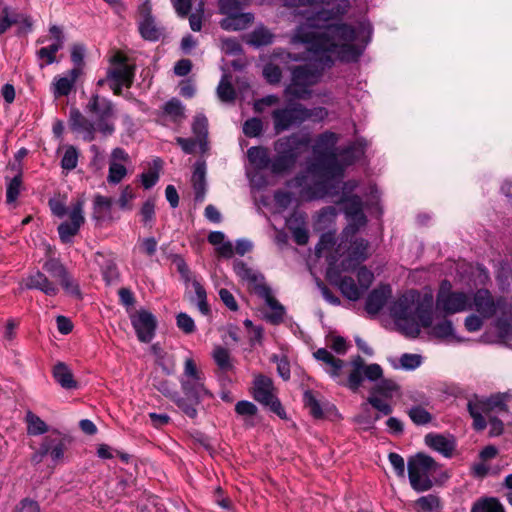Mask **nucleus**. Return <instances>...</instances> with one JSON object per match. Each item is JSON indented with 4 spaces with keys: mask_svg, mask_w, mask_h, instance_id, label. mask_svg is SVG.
Here are the masks:
<instances>
[{
    "mask_svg": "<svg viewBox=\"0 0 512 512\" xmlns=\"http://www.w3.org/2000/svg\"><path fill=\"white\" fill-rule=\"evenodd\" d=\"M371 25L359 22L357 26L337 25L312 33L307 26H298L291 36L292 44H303L307 55L289 53L293 61L310 60L291 70V82L285 88L286 96L306 100L312 95L311 86L317 84L325 69L332 67L336 60L356 61L362 54L371 36Z\"/></svg>",
    "mask_w": 512,
    "mask_h": 512,
    "instance_id": "1",
    "label": "nucleus"
},
{
    "mask_svg": "<svg viewBox=\"0 0 512 512\" xmlns=\"http://www.w3.org/2000/svg\"><path fill=\"white\" fill-rule=\"evenodd\" d=\"M358 186L354 180L343 184V193L340 203L344 205V213L348 225L343 230L339 242L335 243L332 233L321 236L316 245L318 257H326L328 260L327 279L339 288L341 293L351 301H357L363 295L361 288L351 277L342 276V272L354 270L368 257L369 243L363 238L356 237V233L367 223L363 212V202L357 195H347Z\"/></svg>",
    "mask_w": 512,
    "mask_h": 512,
    "instance_id": "2",
    "label": "nucleus"
},
{
    "mask_svg": "<svg viewBox=\"0 0 512 512\" xmlns=\"http://www.w3.org/2000/svg\"><path fill=\"white\" fill-rule=\"evenodd\" d=\"M338 135L326 131L320 134L313 146L314 161L308 168V174L318 181L313 187L301 192L307 199L323 198L339 193L340 182L343 177V165L339 164L336 144Z\"/></svg>",
    "mask_w": 512,
    "mask_h": 512,
    "instance_id": "3",
    "label": "nucleus"
},
{
    "mask_svg": "<svg viewBox=\"0 0 512 512\" xmlns=\"http://www.w3.org/2000/svg\"><path fill=\"white\" fill-rule=\"evenodd\" d=\"M84 111L92 119H88L77 108H71L69 112L70 129L79 134L84 141H93L96 132H100L104 136L113 134L115 109L109 99L99 94H93L85 105Z\"/></svg>",
    "mask_w": 512,
    "mask_h": 512,
    "instance_id": "4",
    "label": "nucleus"
},
{
    "mask_svg": "<svg viewBox=\"0 0 512 512\" xmlns=\"http://www.w3.org/2000/svg\"><path fill=\"white\" fill-rule=\"evenodd\" d=\"M309 145V138L292 134L278 139L274 144L276 156L271 160L268 150L264 147H251L247 151L249 162L257 170L270 166L274 174H282L290 170L300 157L303 149Z\"/></svg>",
    "mask_w": 512,
    "mask_h": 512,
    "instance_id": "5",
    "label": "nucleus"
},
{
    "mask_svg": "<svg viewBox=\"0 0 512 512\" xmlns=\"http://www.w3.org/2000/svg\"><path fill=\"white\" fill-rule=\"evenodd\" d=\"M390 315L399 329L409 337H417L420 327L430 328L433 321L431 301L420 299L416 291L399 297L390 307Z\"/></svg>",
    "mask_w": 512,
    "mask_h": 512,
    "instance_id": "6",
    "label": "nucleus"
},
{
    "mask_svg": "<svg viewBox=\"0 0 512 512\" xmlns=\"http://www.w3.org/2000/svg\"><path fill=\"white\" fill-rule=\"evenodd\" d=\"M313 355L316 360L325 365L324 370L334 381L340 385L349 387V389L354 392L359 389L364 378L371 382H376V380L383 375V370L379 364L373 363L366 365L363 358L357 356L351 361L353 370L350 372L348 378L345 379L343 376L345 362L343 360L336 358L325 348L318 349Z\"/></svg>",
    "mask_w": 512,
    "mask_h": 512,
    "instance_id": "7",
    "label": "nucleus"
},
{
    "mask_svg": "<svg viewBox=\"0 0 512 512\" xmlns=\"http://www.w3.org/2000/svg\"><path fill=\"white\" fill-rule=\"evenodd\" d=\"M471 303L472 309L485 319H490L497 312H501L503 317L496 321L500 335L505 337L512 333V310L504 297L495 298L489 290L481 288L471 295Z\"/></svg>",
    "mask_w": 512,
    "mask_h": 512,
    "instance_id": "8",
    "label": "nucleus"
},
{
    "mask_svg": "<svg viewBox=\"0 0 512 512\" xmlns=\"http://www.w3.org/2000/svg\"><path fill=\"white\" fill-rule=\"evenodd\" d=\"M507 393H498L488 398H479L477 396L470 399L467 403V409L473 419V427L477 431H482L487 426L484 415H491L492 412H507Z\"/></svg>",
    "mask_w": 512,
    "mask_h": 512,
    "instance_id": "9",
    "label": "nucleus"
},
{
    "mask_svg": "<svg viewBox=\"0 0 512 512\" xmlns=\"http://www.w3.org/2000/svg\"><path fill=\"white\" fill-rule=\"evenodd\" d=\"M439 466L435 460L425 454H417L408 461V476L411 487L417 492L428 491Z\"/></svg>",
    "mask_w": 512,
    "mask_h": 512,
    "instance_id": "10",
    "label": "nucleus"
},
{
    "mask_svg": "<svg viewBox=\"0 0 512 512\" xmlns=\"http://www.w3.org/2000/svg\"><path fill=\"white\" fill-rule=\"evenodd\" d=\"M110 68L103 79L97 81L98 86L109 84L115 95H120L122 88H130L134 79V66L127 63V58L121 52H116L110 58Z\"/></svg>",
    "mask_w": 512,
    "mask_h": 512,
    "instance_id": "11",
    "label": "nucleus"
},
{
    "mask_svg": "<svg viewBox=\"0 0 512 512\" xmlns=\"http://www.w3.org/2000/svg\"><path fill=\"white\" fill-rule=\"evenodd\" d=\"M180 384L185 396L195 399V402H200L205 397L212 396L205 386V376L203 372L197 368L192 358L185 360Z\"/></svg>",
    "mask_w": 512,
    "mask_h": 512,
    "instance_id": "12",
    "label": "nucleus"
},
{
    "mask_svg": "<svg viewBox=\"0 0 512 512\" xmlns=\"http://www.w3.org/2000/svg\"><path fill=\"white\" fill-rule=\"evenodd\" d=\"M350 6L351 5L349 0H334L333 7L330 10L322 9L312 13L311 15L307 16L305 22L301 23L299 26H307L309 27V31H311L313 34H316L319 31H323L327 27L343 24L349 25L348 23L344 22H329L345 15L350 9Z\"/></svg>",
    "mask_w": 512,
    "mask_h": 512,
    "instance_id": "13",
    "label": "nucleus"
},
{
    "mask_svg": "<svg viewBox=\"0 0 512 512\" xmlns=\"http://www.w3.org/2000/svg\"><path fill=\"white\" fill-rule=\"evenodd\" d=\"M436 306L446 314H456L472 309L471 295L453 291L448 281H443L436 298Z\"/></svg>",
    "mask_w": 512,
    "mask_h": 512,
    "instance_id": "14",
    "label": "nucleus"
},
{
    "mask_svg": "<svg viewBox=\"0 0 512 512\" xmlns=\"http://www.w3.org/2000/svg\"><path fill=\"white\" fill-rule=\"evenodd\" d=\"M243 3L239 0H220L219 11L226 15V18L220 21L222 29L227 31H238L245 29L252 21L251 13H242Z\"/></svg>",
    "mask_w": 512,
    "mask_h": 512,
    "instance_id": "15",
    "label": "nucleus"
},
{
    "mask_svg": "<svg viewBox=\"0 0 512 512\" xmlns=\"http://www.w3.org/2000/svg\"><path fill=\"white\" fill-rule=\"evenodd\" d=\"M252 395L260 404L269 409L280 418H285L286 413L280 401L275 395V388L271 378L265 375H257L253 381Z\"/></svg>",
    "mask_w": 512,
    "mask_h": 512,
    "instance_id": "16",
    "label": "nucleus"
},
{
    "mask_svg": "<svg viewBox=\"0 0 512 512\" xmlns=\"http://www.w3.org/2000/svg\"><path fill=\"white\" fill-rule=\"evenodd\" d=\"M303 113L304 105L300 103L275 109L271 114L275 133L280 134L304 123Z\"/></svg>",
    "mask_w": 512,
    "mask_h": 512,
    "instance_id": "17",
    "label": "nucleus"
},
{
    "mask_svg": "<svg viewBox=\"0 0 512 512\" xmlns=\"http://www.w3.org/2000/svg\"><path fill=\"white\" fill-rule=\"evenodd\" d=\"M83 209L84 200L82 198L77 199L69 206V221H65L58 226V234L62 242L69 243L78 234L85 222Z\"/></svg>",
    "mask_w": 512,
    "mask_h": 512,
    "instance_id": "18",
    "label": "nucleus"
},
{
    "mask_svg": "<svg viewBox=\"0 0 512 512\" xmlns=\"http://www.w3.org/2000/svg\"><path fill=\"white\" fill-rule=\"evenodd\" d=\"M43 270L55 281H58L66 293L76 297L80 296V289L77 282L70 276L59 260L54 258L48 259L43 264Z\"/></svg>",
    "mask_w": 512,
    "mask_h": 512,
    "instance_id": "19",
    "label": "nucleus"
},
{
    "mask_svg": "<svg viewBox=\"0 0 512 512\" xmlns=\"http://www.w3.org/2000/svg\"><path fill=\"white\" fill-rule=\"evenodd\" d=\"M130 319L138 340L149 343L155 335L157 326L155 316L151 312L141 309L131 314Z\"/></svg>",
    "mask_w": 512,
    "mask_h": 512,
    "instance_id": "20",
    "label": "nucleus"
},
{
    "mask_svg": "<svg viewBox=\"0 0 512 512\" xmlns=\"http://www.w3.org/2000/svg\"><path fill=\"white\" fill-rule=\"evenodd\" d=\"M138 28L145 40L157 41L162 36V29L156 24L151 15V5L148 1L139 6Z\"/></svg>",
    "mask_w": 512,
    "mask_h": 512,
    "instance_id": "21",
    "label": "nucleus"
},
{
    "mask_svg": "<svg viewBox=\"0 0 512 512\" xmlns=\"http://www.w3.org/2000/svg\"><path fill=\"white\" fill-rule=\"evenodd\" d=\"M234 271L241 280L247 282L249 288L258 296L261 294L262 288H269L264 281V276L241 260L234 262Z\"/></svg>",
    "mask_w": 512,
    "mask_h": 512,
    "instance_id": "22",
    "label": "nucleus"
},
{
    "mask_svg": "<svg viewBox=\"0 0 512 512\" xmlns=\"http://www.w3.org/2000/svg\"><path fill=\"white\" fill-rule=\"evenodd\" d=\"M82 74L79 68H72L63 76L54 77L51 83V92L55 98L68 96L74 89L75 84Z\"/></svg>",
    "mask_w": 512,
    "mask_h": 512,
    "instance_id": "23",
    "label": "nucleus"
},
{
    "mask_svg": "<svg viewBox=\"0 0 512 512\" xmlns=\"http://www.w3.org/2000/svg\"><path fill=\"white\" fill-rule=\"evenodd\" d=\"M265 301V304L270 309V312L265 314V319L273 325H278L284 320L285 308L284 306L273 296L272 291L269 288H262L261 294L259 295Z\"/></svg>",
    "mask_w": 512,
    "mask_h": 512,
    "instance_id": "24",
    "label": "nucleus"
},
{
    "mask_svg": "<svg viewBox=\"0 0 512 512\" xmlns=\"http://www.w3.org/2000/svg\"><path fill=\"white\" fill-rule=\"evenodd\" d=\"M25 287L27 289L39 290L47 296H56L59 292L58 285L54 281L49 280V278L40 271L30 274L26 278Z\"/></svg>",
    "mask_w": 512,
    "mask_h": 512,
    "instance_id": "25",
    "label": "nucleus"
},
{
    "mask_svg": "<svg viewBox=\"0 0 512 512\" xmlns=\"http://www.w3.org/2000/svg\"><path fill=\"white\" fill-rule=\"evenodd\" d=\"M391 294L392 290L389 285H382L372 290L366 299L365 309L367 313L370 315L378 314Z\"/></svg>",
    "mask_w": 512,
    "mask_h": 512,
    "instance_id": "26",
    "label": "nucleus"
},
{
    "mask_svg": "<svg viewBox=\"0 0 512 512\" xmlns=\"http://www.w3.org/2000/svg\"><path fill=\"white\" fill-rule=\"evenodd\" d=\"M191 182L195 193V201L203 202L206 194V163L204 161L199 160L194 164Z\"/></svg>",
    "mask_w": 512,
    "mask_h": 512,
    "instance_id": "27",
    "label": "nucleus"
},
{
    "mask_svg": "<svg viewBox=\"0 0 512 512\" xmlns=\"http://www.w3.org/2000/svg\"><path fill=\"white\" fill-rule=\"evenodd\" d=\"M44 448L47 449V455L50 456L54 463L63 460L66 449V440L64 437L47 436L42 441Z\"/></svg>",
    "mask_w": 512,
    "mask_h": 512,
    "instance_id": "28",
    "label": "nucleus"
},
{
    "mask_svg": "<svg viewBox=\"0 0 512 512\" xmlns=\"http://www.w3.org/2000/svg\"><path fill=\"white\" fill-rule=\"evenodd\" d=\"M425 443L445 457H450L455 448L453 440L438 434L426 435Z\"/></svg>",
    "mask_w": 512,
    "mask_h": 512,
    "instance_id": "29",
    "label": "nucleus"
},
{
    "mask_svg": "<svg viewBox=\"0 0 512 512\" xmlns=\"http://www.w3.org/2000/svg\"><path fill=\"white\" fill-rule=\"evenodd\" d=\"M288 227L292 232L294 241L298 245H305L309 240V233L305 226V219L302 215H295L288 221Z\"/></svg>",
    "mask_w": 512,
    "mask_h": 512,
    "instance_id": "30",
    "label": "nucleus"
},
{
    "mask_svg": "<svg viewBox=\"0 0 512 512\" xmlns=\"http://www.w3.org/2000/svg\"><path fill=\"white\" fill-rule=\"evenodd\" d=\"M364 154V146L360 142L349 145L346 149L338 152L339 164L345 168L360 159Z\"/></svg>",
    "mask_w": 512,
    "mask_h": 512,
    "instance_id": "31",
    "label": "nucleus"
},
{
    "mask_svg": "<svg viewBox=\"0 0 512 512\" xmlns=\"http://www.w3.org/2000/svg\"><path fill=\"white\" fill-rule=\"evenodd\" d=\"M53 376L56 382L65 389H74L77 387V382L74 380L71 370L63 362H59L54 366Z\"/></svg>",
    "mask_w": 512,
    "mask_h": 512,
    "instance_id": "32",
    "label": "nucleus"
},
{
    "mask_svg": "<svg viewBox=\"0 0 512 512\" xmlns=\"http://www.w3.org/2000/svg\"><path fill=\"white\" fill-rule=\"evenodd\" d=\"M192 131L198 140L202 153L207 150L208 120L204 115H197L192 124Z\"/></svg>",
    "mask_w": 512,
    "mask_h": 512,
    "instance_id": "33",
    "label": "nucleus"
},
{
    "mask_svg": "<svg viewBox=\"0 0 512 512\" xmlns=\"http://www.w3.org/2000/svg\"><path fill=\"white\" fill-rule=\"evenodd\" d=\"M63 46V41H58V43L53 42L48 46L40 48L36 53L40 61L39 66L43 68L46 65L55 63L57 61L56 53L61 50Z\"/></svg>",
    "mask_w": 512,
    "mask_h": 512,
    "instance_id": "34",
    "label": "nucleus"
},
{
    "mask_svg": "<svg viewBox=\"0 0 512 512\" xmlns=\"http://www.w3.org/2000/svg\"><path fill=\"white\" fill-rule=\"evenodd\" d=\"M471 512H505L503 505L497 498L488 497L476 501Z\"/></svg>",
    "mask_w": 512,
    "mask_h": 512,
    "instance_id": "35",
    "label": "nucleus"
},
{
    "mask_svg": "<svg viewBox=\"0 0 512 512\" xmlns=\"http://www.w3.org/2000/svg\"><path fill=\"white\" fill-rule=\"evenodd\" d=\"M212 357L222 372H228L233 369L234 366L228 349L216 346L213 349Z\"/></svg>",
    "mask_w": 512,
    "mask_h": 512,
    "instance_id": "36",
    "label": "nucleus"
},
{
    "mask_svg": "<svg viewBox=\"0 0 512 512\" xmlns=\"http://www.w3.org/2000/svg\"><path fill=\"white\" fill-rule=\"evenodd\" d=\"M230 78V75L224 74L217 87V95L225 103H232L236 97Z\"/></svg>",
    "mask_w": 512,
    "mask_h": 512,
    "instance_id": "37",
    "label": "nucleus"
},
{
    "mask_svg": "<svg viewBox=\"0 0 512 512\" xmlns=\"http://www.w3.org/2000/svg\"><path fill=\"white\" fill-rule=\"evenodd\" d=\"M27 433L29 435H42L48 431L47 424L31 411L26 413Z\"/></svg>",
    "mask_w": 512,
    "mask_h": 512,
    "instance_id": "38",
    "label": "nucleus"
},
{
    "mask_svg": "<svg viewBox=\"0 0 512 512\" xmlns=\"http://www.w3.org/2000/svg\"><path fill=\"white\" fill-rule=\"evenodd\" d=\"M377 381L378 382L371 390V394L391 398L399 388L397 383L392 379H383L381 377Z\"/></svg>",
    "mask_w": 512,
    "mask_h": 512,
    "instance_id": "39",
    "label": "nucleus"
},
{
    "mask_svg": "<svg viewBox=\"0 0 512 512\" xmlns=\"http://www.w3.org/2000/svg\"><path fill=\"white\" fill-rule=\"evenodd\" d=\"M416 506L423 512H440L442 504L440 498L435 494H428L416 501Z\"/></svg>",
    "mask_w": 512,
    "mask_h": 512,
    "instance_id": "40",
    "label": "nucleus"
},
{
    "mask_svg": "<svg viewBox=\"0 0 512 512\" xmlns=\"http://www.w3.org/2000/svg\"><path fill=\"white\" fill-rule=\"evenodd\" d=\"M379 419L378 415L373 416L368 404L362 405V412L355 417V422L364 430L374 427L375 422Z\"/></svg>",
    "mask_w": 512,
    "mask_h": 512,
    "instance_id": "41",
    "label": "nucleus"
},
{
    "mask_svg": "<svg viewBox=\"0 0 512 512\" xmlns=\"http://www.w3.org/2000/svg\"><path fill=\"white\" fill-rule=\"evenodd\" d=\"M273 41V34L266 28L261 27L254 30L250 35L249 42L255 46H263L271 44Z\"/></svg>",
    "mask_w": 512,
    "mask_h": 512,
    "instance_id": "42",
    "label": "nucleus"
},
{
    "mask_svg": "<svg viewBox=\"0 0 512 512\" xmlns=\"http://www.w3.org/2000/svg\"><path fill=\"white\" fill-rule=\"evenodd\" d=\"M127 175V169L124 164L109 162V171L107 181L110 184L120 183Z\"/></svg>",
    "mask_w": 512,
    "mask_h": 512,
    "instance_id": "43",
    "label": "nucleus"
},
{
    "mask_svg": "<svg viewBox=\"0 0 512 512\" xmlns=\"http://www.w3.org/2000/svg\"><path fill=\"white\" fill-rule=\"evenodd\" d=\"M112 200L111 198L96 195L94 198V217L96 219L102 218L106 213L111 210Z\"/></svg>",
    "mask_w": 512,
    "mask_h": 512,
    "instance_id": "44",
    "label": "nucleus"
},
{
    "mask_svg": "<svg viewBox=\"0 0 512 512\" xmlns=\"http://www.w3.org/2000/svg\"><path fill=\"white\" fill-rule=\"evenodd\" d=\"M431 327V333L437 338L446 339L448 337L453 336L454 328L453 324L450 320L444 319Z\"/></svg>",
    "mask_w": 512,
    "mask_h": 512,
    "instance_id": "45",
    "label": "nucleus"
},
{
    "mask_svg": "<svg viewBox=\"0 0 512 512\" xmlns=\"http://www.w3.org/2000/svg\"><path fill=\"white\" fill-rule=\"evenodd\" d=\"M303 401L305 406L309 409L311 415L314 418L323 417V410L321 408V405L312 391H305Z\"/></svg>",
    "mask_w": 512,
    "mask_h": 512,
    "instance_id": "46",
    "label": "nucleus"
},
{
    "mask_svg": "<svg viewBox=\"0 0 512 512\" xmlns=\"http://www.w3.org/2000/svg\"><path fill=\"white\" fill-rule=\"evenodd\" d=\"M21 175L18 174L14 176L12 179H10L7 183V191H6V201L7 203L11 204L14 203L19 194L21 189Z\"/></svg>",
    "mask_w": 512,
    "mask_h": 512,
    "instance_id": "47",
    "label": "nucleus"
},
{
    "mask_svg": "<svg viewBox=\"0 0 512 512\" xmlns=\"http://www.w3.org/2000/svg\"><path fill=\"white\" fill-rule=\"evenodd\" d=\"M408 414L416 425H425L432 420L431 414L421 406L412 407Z\"/></svg>",
    "mask_w": 512,
    "mask_h": 512,
    "instance_id": "48",
    "label": "nucleus"
},
{
    "mask_svg": "<svg viewBox=\"0 0 512 512\" xmlns=\"http://www.w3.org/2000/svg\"><path fill=\"white\" fill-rule=\"evenodd\" d=\"M78 163V152L75 147L69 146L66 148L65 153L61 160V167L64 170L71 171L76 168Z\"/></svg>",
    "mask_w": 512,
    "mask_h": 512,
    "instance_id": "49",
    "label": "nucleus"
},
{
    "mask_svg": "<svg viewBox=\"0 0 512 512\" xmlns=\"http://www.w3.org/2000/svg\"><path fill=\"white\" fill-rule=\"evenodd\" d=\"M164 112L177 121L184 116V107L178 99H172L164 105Z\"/></svg>",
    "mask_w": 512,
    "mask_h": 512,
    "instance_id": "50",
    "label": "nucleus"
},
{
    "mask_svg": "<svg viewBox=\"0 0 512 512\" xmlns=\"http://www.w3.org/2000/svg\"><path fill=\"white\" fill-rule=\"evenodd\" d=\"M176 405L190 418H195L197 416V410L196 405L199 404V402H195V399L193 398H183V397H177L174 399Z\"/></svg>",
    "mask_w": 512,
    "mask_h": 512,
    "instance_id": "51",
    "label": "nucleus"
},
{
    "mask_svg": "<svg viewBox=\"0 0 512 512\" xmlns=\"http://www.w3.org/2000/svg\"><path fill=\"white\" fill-rule=\"evenodd\" d=\"M18 22V14H12L8 6L3 7L0 15V35L4 34L13 24Z\"/></svg>",
    "mask_w": 512,
    "mask_h": 512,
    "instance_id": "52",
    "label": "nucleus"
},
{
    "mask_svg": "<svg viewBox=\"0 0 512 512\" xmlns=\"http://www.w3.org/2000/svg\"><path fill=\"white\" fill-rule=\"evenodd\" d=\"M399 362L402 369L414 370L421 365L422 357L419 354L405 353L401 355Z\"/></svg>",
    "mask_w": 512,
    "mask_h": 512,
    "instance_id": "53",
    "label": "nucleus"
},
{
    "mask_svg": "<svg viewBox=\"0 0 512 512\" xmlns=\"http://www.w3.org/2000/svg\"><path fill=\"white\" fill-rule=\"evenodd\" d=\"M177 327L185 334H191L195 331L196 326L194 320L186 313H179L176 316Z\"/></svg>",
    "mask_w": 512,
    "mask_h": 512,
    "instance_id": "54",
    "label": "nucleus"
},
{
    "mask_svg": "<svg viewBox=\"0 0 512 512\" xmlns=\"http://www.w3.org/2000/svg\"><path fill=\"white\" fill-rule=\"evenodd\" d=\"M157 245V240L154 237H147L138 241L135 250L138 249L141 253L153 256L157 251Z\"/></svg>",
    "mask_w": 512,
    "mask_h": 512,
    "instance_id": "55",
    "label": "nucleus"
},
{
    "mask_svg": "<svg viewBox=\"0 0 512 512\" xmlns=\"http://www.w3.org/2000/svg\"><path fill=\"white\" fill-rule=\"evenodd\" d=\"M374 279L373 273L366 267L362 266L357 270L358 285L362 294L370 287Z\"/></svg>",
    "mask_w": 512,
    "mask_h": 512,
    "instance_id": "56",
    "label": "nucleus"
},
{
    "mask_svg": "<svg viewBox=\"0 0 512 512\" xmlns=\"http://www.w3.org/2000/svg\"><path fill=\"white\" fill-rule=\"evenodd\" d=\"M262 121L259 118H251L245 121L243 132L248 137H257L262 131Z\"/></svg>",
    "mask_w": 512,
    "mask_h": 512,
    "instance_id": "57",
    "label": "nucleus"
},
{
    "mask_svg": "<svg viewBox=\"0 0 512 512\" xmlns=\"http://www.w3.org/2000/svg\"><path fill=\"white\" fill-rule=\"evenodd\" d=\"M366 404L371 405L378 412L383 415H389L392 413V407L386 401L380 399L377 395L371 394L368 397V402Z\"/></svg>",
    "mask_w": 512,
    "mask_h": 512,
    "instance_id": "58",
    "label": "nucleus"
},
{
    "mask_svg": "<svg viewBox=\"0 0 512 512\" xmlns=\"http://www.w3.org/2000/svg\"><path fill=\"white\" fill-rule=\"evenodd\" d=\"M304 122L307 120L323 121L328 116V110L324 107H314L308 109L304 106Z\"/></svg>",
    "mask_w": 512,
    "mask_h": 512,
    "instance_id": "59",
    "label": "nucleus"
},
{
    "mask_svg": "<svg viewBox=\"0 0 512 512\" xmlns=\"http://www.w3.org/2000/svg\"><path fill=\"white\" fill-rule=\"evenodd\" d=\"M263 75L269 83L276 84L280 82L282 72L277 65L267 64L263 69Z\"/></svg>",
    "mask_w": 512,
    "mask_h": 512,
    "instance_id": "60",
    "label": "nucleus"
},
{
    "mask_svg": "<svg viewBox=\"0 0 512 512\" xmlns=\"http://www.w3.org/2000/svg\"><path fill=\"white\" fill-rule=\"evenodd\" d=\"M235 411L238 415L248 418L257 413V407L252 402L243 400L235 405Z\"/></svg>",
    "mask_w": 512,
    "mask_h": 512,
    "instance_id": "61",
    "label": "nucleus"
},
{
    "mask_svg": "<svg viewBox=\"0 0 512 512\" xmlns=\"http://www.w3.org/2000/svg\"><path fill=\"white\" fill-rule=\"evenodd\" d=\"M102 275L107 284H112L118 280L119 272L114 262L108 261L102 268Z\"/></svg>",
    "mask_w": 512,
    "mask_h": 512,
    "instance_id": "62",
    "label": "nucleus"
},
{
    "mask_svg": "<svg viewBox=\"0 0 512 512\" xmlns=\"http://www.w3.org/2000/svg\"><path fill=\"white\" fill-rule=\"evenodd\" d=\"M388 459H389L390 464L394 468L395 473L399 477H404V475H405V462H404L403 457L401 455L397 454V453L392 452V453L389 454Z\"/></svg>",
    "mask_w": 512,
    "mask_h": 512,
    "instance_id": "63",
    "label": "nucleus"
},
{
    "mask_svg": "<svg viewBox=\"0 0 512 512\" xmlns=\"http://www.w3.org/2000/svg\"><path fill=\"white\" fill-rule=\"evenodd\" d=\"M483 317H481L479 314H470L465 318V328L469 332H476L479 331L483 326Z\"/></svg>",
    "mask_w": 512,
    "mask_h": 512,
    "instance_id": "64",
    "label": "nucleus"
}]
</instances>
